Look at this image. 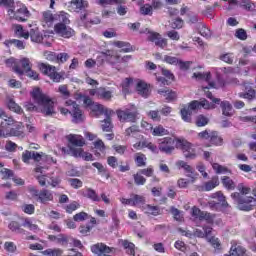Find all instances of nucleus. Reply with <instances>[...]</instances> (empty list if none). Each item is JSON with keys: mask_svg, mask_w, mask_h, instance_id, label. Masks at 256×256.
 Masks as SVG:
<instances>
[{"mask_svg": "<svg viewBox=\"0 0 256 256\" xmlns=\"http://www.w3.org/2000/svg\"><path fill=\"white\" fill-rule=\"evenodd\" d=\"M212 169L215 171V173H217V175H221L224 173H231V170H229V168L219 163H212Z\"/></svg>", "mask_w": 256, "mask_h": 256, "instance_id": "42", "label": "nucleus"}, {"mask_svg": "<svg viewBox=\"0 0 256 256\" xmlns=\"http://www.w3.org/2000/svg\"><path fill=\"white\" fill-rule=\"evenodd\" d=\"M83 103L86 109L90 111L91 117H99V115H113L112 110L105 108V106L97 102H93V100L89 96L84 97Z\"/></svg>", "mask_w": 256, "mask_h": 256, "instance_id": "3", "label": "nucleus"}, {"mask_svg": "<svg viewBox=\"0 0 256 256\" xmlns=\"http://www.w3.org/2000/svg\"><path fill=\"white\" fill-rule=\"evenodd\" d=\"M39 69L43 75H47L54 83H59L61 79H63V76L57 72V68L55 66L40 63Z\"/></svg>", "mask_w": 256, "mask_h": 256, "instance_id": "9", "label": "nucleus"}, {"mask_svg": "<svg viewBox=\"0 0 256 256\" xmlns=\"http://www.w3.org/2000/svg\"><path fill=\"white\" fill-rule=\"evenodd\" d=\"M103 55H105L106 59L108 61H111L112 63H119V59H121L111 50H106L105 52H103Z\"/></svg>", "mask_w": 256, "mask_h": 256, "instance_id": "47", "label": "nucleus"}, {"mask_svg": "<svg viewBox=\"0 0 256 256\" xmlns=\"http://www.w3.org/2000/svg\"><path fill=\"white\" fill-rule=\"evenodd\" d=\"M215 187H219V177L214 176L212 179L204 184V189L206 191H213Z\"/></svg>", "mask_w": 256, "mask_h": 256, "instance_id": "37", "label": "nucleus"}, {"mask_svg": "<svg viewBox=\"0 0 256 256\" xmlns=\"http://www.w3.org/2000/svg\"><path fill=\"white\" fill-rule=\"evenodd\" d=\"M79 207H81V204H79V202L77 201H73L70 204L65 206V211L66 213H73V211H77Z\"/></svg>", "mask_w": 256, "mask_h": 256, "instance_id": "54", "label": "nucleus"}, {"mask_svg": "<svg viewBox=\"0 0 256 256\" xmlns=\"http://www.w3.org/2000/svg\"><path fill=\"white\" fill-rule=\"evenodd\" d=\"M89 214L86 212H79L76 215L73 216L74 221H77L78 223L81 221H87L89 219Z\"/></svg>", "mask_w": 256, "mask_h": 256, "instance_id": "57", "label": "nucleus"}, {"mask_svg": "<svg viewBox=\"0 0 256 256\" xmlns=\"http://www.w3.org/2000/svg\"><path fill=\"white\" fill-rule=\"evenodd\" d=\"M58 93L64 97V99H68V97H71V92H69V88L67 85H60L58 88Z\"/></svg>", "mask_w": 256, "mask_h": 256, "instance_id": "56", "label": "nucleus"}, {"mask_svg": "<svg viewBox=\"0 0 256 256\" xmlns=\"http://www.w3.org/2000/svg\"><path fill=\"white\" fill-rule=\"evenodd\" d=\"M22 227H26L34 233H37V231H39V226L37 224H33L31 218H22Z\"/></svg>", "mask_w": 256, "mask_h": 256, "instance_id": "33", "label": "nucleus"}, {"mask_svg": "<svg viewBox=\"0 0 256 256\" xmlns=\"http://www.w3.org/2000/svg\"><path fill=\"white\" fill-rule=\"evenodd\" d=\"M170 213H172L175 221H179L180 223L183 221V212L175 207L170 208Z\"/></svg>", "mask_w": 256, "mask_h": 256, "instance_id": "49", "label": "nucleus"}, {"mask_svg": "<svg viewBox=\"0 0 256 256\" xmlns=\"http://www.w3.org/2000/svg\"><path fill=\"white\" fill-rule=\"evenodd\" d=\"M176 167L178 169H183L185 173H187L188 177H191V175H195V168H193L191 165L183 160L176 161Z\"/></svg>", "mask_w": 256, "mask_h": 256, "instance_id": "24", "label": "nucleus"}, {"mask_svg": "<svg viewBox=\"0 0 256 256\" xmlns=\"http://www.w3.org/2000/svg\"><path fill=\"white\" fill-rule=\"evenodd\" d=\"M183 24H184L183 19L175 18L171 23V27L172 29H182Z\"/></svg>", "mask_w": 256, "mask_h": 256, "instance_id": "63", "label": "nucleus"}, {"mask_svg": "<svg viewBox=\"0 0 256 256\" xmlns=\"http://www.w3.org/2000/svg\"><path fill=\"white\" fill-rule=\"evenodd\" d=\"M9 19H14L15 21L25 22L29 17H31V12L25 4H18L13 9L7 11Z\"/></svg>", "mask_w": 256, "mask_h": 256, "instance_id": "6", "label": "nucleus"}, {"mask_svg": "<svg viewBox=\"0 0 256 256\" xmlns=\"http://www.w3.org/2000/svg\"><path fill=\"white\" fill-rule=\"evenodd\" d=\"M0 7L10 11V9H14L15 7V0H0Z\"/></svg>", "mask_w": 256, "mask_h": 256, "instance_id": "53", "label": "nucleus"}, {"mask_svg": "<svg viewBox=\"0 0 256 256\" xmlns=\"http://www.w3.org/2000/svg\"><path fill=\"white\" fill-rule=\"evenodd\" d=\"M62 155H71L72 157H82L85 161H91L93 159V155L89 152H84L83 148H75V147H62L61 148Z\"/></svg>", "mask_w": 256, "mask_h": 256, "instance_id": "10", "label": "nucleus"}, {"mask_svg": "<svg viewBox=\"0 0 256 256\" xmlns=\"http://www.w3.org/2000/svg\"><path fill=\"white\" fill-rule=\"evenodd\" d=\"M4 249L8 253H15V251H17V245L14 244V242H5Z\"/></svg>", "mask_w": 256, "mask_h": 256, "instance_id": "59", "label": "nucleus"}, {"mask_svg": "<svg viewBox=\"0 0 256 256\" xmlns=\"http://www.w3.org/2000/svg\"><path fill=\"white\" fill-rule=\"evenodd\" d=\"M215 109V104L209 103L206 99H203L201 101L194 100L190 102L188 109L189 111H199V109Z\"/></svg>", "mask_w": 256, "mask_h": 256, "instance_id": "16", "label": "nucleus"}, {"mask_svg": "<svg viewBox=\"0 0 256 256\" xmlns=\"http://www.w3.org/2000/svg\"><path fill=\"white\" fill-rule=\"evenodd\" d=\"M132 197V207H137L139 205L145 206V198L139 194H131Z\"/></svg>", "mask_w": 256, "mask_h": 256, "instance_id": "41", "label": "nucleus"}, {"mask_svg": "<svg viewBox=\"0 0 256 256\" xmlns=\"http://www.w3.org/2000/svg\"><path fill=\"white\" fill-rule=\"evenodd\" d=\"M18 197L19 194L15 190H11L9 192H6L5 194V199H7L8 201H17Z\"/></svg>", "mask_w": 256, "mask_h": 256, "instance_id": "60", "label": "nucleus"}, {"mask_svg": "<svg viewBox=\"0 0 256 256\" xmlns=\"http://www.w3.org/2000/svg\"><path fill=\"white\" fill-rule=\"evenodd\" d=\"M220 61H224V63H228V65H233V61H235V55L233 53H226L219 56Z\"/></svg>", "mask_w": 256, "mask_h": 256, "instance_id": "48", "label": "nucleus"}, {"mask_svg": "<svg viewBox=\"0 0 256 256\" xmlns=\"http://www.w3.org/2000/svg\"><path fill=\"white\" fill-rule=\"evenodd\" d=\"M54 21H58V23H61L62 25H69V23H71L69 20V14L64 11L54 14Z\"/></svg>", "mask_w": 256, "mask_h": 256, "instance_id": "28", "label": "nucleus"}, {"mask_svg": "<svg viewBox=\"0 0 256 256\" xmlns=\"http://www.w3.org/2000/svg\"><path fill=\"white\" fill-rule=\"evenodd\" d=\"M247 253V249L241 245V242L237 240L231 241L230 255L225 256H245Z\"/></svg>", "mask_w": 256, "mask_h": 256, "instance_id": "17", "label": "nucleus"}, {"mask_svg": "<svg viewBox=\"0 0 256 256\" xmlns=\"http://www.w3.org/2000/svg\"><path fill=\"white\" fill-rule=\"evenodd\" d=\"M220 107L222 109V115H225V117H233V106L229 101H222Z\"/></svg>", "mask_w": 256, "mask_h": 256, "instance_id": "27", "label": "nucleus"}, {"mask_svg": "<svg viewBox=\"0 0 256 256\" xmlns=\"http://www.w3.org/2000/svg\"><path fill=\"white\" fill-rule=\"evenodd\" d=\"M4 45L6 47H11V45H14L18 49H25V44L21 40L12 39V40H5Z\"/></svg>", "mask_w": 256, "mask_h": 256, "instance_id": "43", "label": "nucleus"}, {"mask_svg": "<svg viewBox=\"0 0 256 256\" xmlns=\"http://www.w3.org/2000/svg\"><path fill=\"white\" fill-rule=\"evenodd\" d=\"M175 143H177V138L164 137L159 140L158 149L161 153H166V155H171L175 151Z\"/></svg>", "mask_w": 256, "mask_h": 256, "instance_id": "11", "label": "nucleus"}, {"mask_svg": "<svg viewBox=\"0 0 256 256\" xmlns=\"http://www.w3.org/2000/svg\"><path fill=\"white\" fill-rule=\"evenodd\" d=\"M137 115H139V112L136 107L127 108L117 112L118 119L122 123H135V121H137Z\"/></svg>", "mask_w": 256, "mask_h": 256, "instance_id": "8", "label": "nucleus"}, {"mask_svg": "<svg viewBox=\"0 0 256 256\" xmlns=\"http://www.w3.org/2000/svg\"><path fill=\"white\" fill-rule=\"evenodd\" d=\"M137 135H139V126H137V125H132V126L128 127L124 132V136L127 138L137 137Z\"/></svg>", "mask_w": 256, "mask_h": 256, "instance_id": "38", "label": "nucleus"}, {"mask_svg": "<svg viewBox=\"0 0 256 256\" xmlns=\"http://www.w3.org/2000/svg\"><path fill=\"white\" fill-rule=\"evenodd\" d=\"M10 137H25V127L23 123L18 122L9 132Z\"/></svg>", "mask_w": 256, "mask_h": 256, "instance_id": "23", "label": "nucleus"}, {"mask_svg": "<svg viewBox=\"0 0 256 256\" xmlns=\"http://www.w3.org/2000/svg\"><path fill=\"white\" fill-rule=\"evenodd\" d=\"M141 15H153V6L145 4L140 8Z\"/></svg>", "mask_w": 256, "mask_h": 256, "instance_id": "58", "label": "nucleus"}, {"mask_svg": "<svg viewBox=\"0 0 256 256\" xmlns=\"http://www.w3.org/2000/svg\"><path fill=\"white\" fill-rule=\"evenodd\" d=\"M66 105L71 106L72 105V110L70 115H72L75 123H81L83 119H85V116H83V111H81V108H79V105L77 102L73 100H66Z\"/></svg>", "mask_w": 256, "mask_h": 256, "instance_id": "14", "label": "nucleus"}, {"mask_svg": "<svg viewBox=\"0 0 256 256\" xmlns=\"http://www.w3.org/2000/svg\"><path fill=\"white\" fill-rule=\"evenodd\" d=\"M159 95H163L165 97L166 101H175L177 99V92L171 91L168 89H160L158 90Z\"/></svg>", "mask_w": 256, "mask_h": 256, "instance_id": "29", "label": "nucleus"}, {"mask_svg": "<svg viewBox=\"0 0 256 256\" xmlns=\"http://www.w3.org/2000/svg\"><path fill=\"white\" fill-rule=\"evenodd\" d=\"M102 130L106 133L113 131V123H111V115H106V119L102 121Z\"/></svg>", "mask_w": 256, "mask_h": 256, "instance_id": "39", "label": "nucleus"}, {"mask_svg": "<svg viewBox=\"0 0 256 256\" xmlns=\"http://www.w3.org/2000/svg\"><path fill=\"white\" fill-rule=\"evenodd\" d=\"M238 191H240L241 195H249V193L251 192V187L241 183L238 184Z\"/></svg>", "mask_w": 256, "mask_h": 256, "instance_id": "62", "label": "nucleus"}, {"mask_svg": "<svg viewBox=\"0 0 256 256\" xmlns=\"http://www.w3.org/2000/svg\"><path fill=\"white\" fill-rule=\"evenodd\" d=\"M53 199V192H51V190L42 189L39 192L37 201H39V203H42L43 205H47L49 204V201H53Z\"/></svg>", "mask_w": 256, "mask_h": 256, "instance_id": "21", "label": "nucleus"}, {"mask_svg": "<svg viewBox=\"0 0 256 256\" xmlns=\"http://www.w3.org/2000/svg\"><path fill=\"white\" fill-rule=\"evenodd\" d=\"M195 123L197 127H205V125L209 124V118L203 114H200L196 117Z\"/></svg>", "mask_w": 256, "mask_h": 256, "instance_id": "46", "label": "nucleus"}, {"mask_svg": "<svg viewBox=\"0 0 256 256\" xmlns=\"http://www.w3.org/2000/svg\"><path fill=\"white\" fill-rule=\"evenodd\" d=\"M6 67L9 69H12L14 73L19 75L20 77L22 75H27V77H30V79H34V81H39V73L34 71L33 64L31 63V60L29 58H22L20 60H17L15 58H9L5 61Z\"/></svg>", "mask_w": 256, "mask_h": 256, "instance_id": "1", "label": "nucleus"}, {"mask_svg": "<svg viewBox=\"0 0 256 256\" xmlns=\"http://www.w3.org/2000/svg\"><path fill=\"white\" fill-rule=\"evenodd\" d=\"M7 105L10 111H14V113H18V114L23 113V109H21L19 105L13 101V99H10Z\"/></svg>", "mask_w": 256, "mask_h": 256, "instance_id": "52", "label": "nucleus"}, {"mask_svg": "<svg viewBox=\"0 0 256 256\" xmlns=\"http://www.w3.org/2000/svg\"><path fill=\"white\" fill-rule=\"evenodd\" d=\"M31 97L41 107V113L45 117H52L55 115V102H53L49 96L43 94L40 88H34L31 92Z\"/></svg>", "mask_w": 256, "mask_h": 256, "instance_id": "2", "label": "nucleus"}, {"mask_svg": "<svg viewBox=\"0 0 256 256\" xmlns=\"http://www.w3.org/2000/svg\"><path fill=\"white\" fill-rule=\"evenodd\" d=\"M193 77H195V79H197L198 81H206L207 83H209L211 81V73L207 72V73H194Z\"/></svg>", "mask_w": 256, "mask_h": 256, "instance_id": "45", "label": "nucleus"}, {"mask_svg": "<svg viewBox=\"0 0 256 256\" xmlns=\"http://www.w3.org/2000/svg\"><path fill=\"white\" fill-rule=\"evenodd\" d=\"M212 199H217V201L220 203L222 207V211H227V209H231V205L227 202V198L223 194V192L218 191L213 194H211Z\"/></svg>", "mask_w": 256, "mask_h": 256, "instance_id": "22", "label": "nucleus"}, {"mask_svg": "<svg viewBox=\"0 0 256 256\" xmlns=\"http://www.w3.org/2000/svg\"><path fill=\"white\" fill-rule=\"evenodd\" d=\"M150 129H152V135H154V137H163L164 135H169V130L165 129V127L161 125L154 128L150 125Z\"/></svg>", "mask_w": 256, "mask_h": 256, "instance_id": "30", "label": "nucleus"}, {"mask_svg": "<svg viewBox=\"0 0 256 256\" xmlns=\"http://www.w3.org/2000/svg\"><path fill=\"white\" fill-rule=\"evenodd\" d=\"M222 184L224 185V187L230 191H233V189H235L236 184L233 181V179L229 178V176H224L222 178Z\"/></svg>", "mask_w": 256, "mask_h": 256, "instance_id": "44", "label": "nucleus"}, {"mask_svg": "<svg viewBox=\"0 0 256 256\" xmlns=\"http://www.w3.org/2000/svg\"><path fill=\"white\" fill-rule=\"evenodd\" d=\"M121 245L124 247L127 255L135 256V244L127 240H121Z\"/></svg>", "mask_w": 256, "mask_h": 256, "instance_id": "34", "label": "nucleus"}, {"mask_svg": "<svg viewBox=\"0 0 256 256\" xmlns=\"http://www.w3.org/2000/svg\"><path fill=\"white\" fill-rule=\"evenodd\" d=\"M113 97V93L103 87L98 88L97 99H103L104 101H109Z\"/></svg>", "mask_w": 256, "mask_h": 256, "instance_id": "35", "label": "nucleus"}, {"mask_svg": "<svg viewBox=\"0 0 256 256\" xmlns=\"http://www.w3.org/2000/svg\"><path fill=\"white\" fill-rule=\"evenodd\" d=\"M68 183L73 189H81L83 187V181L79 178H69Z\"/></svg>", "mask_w": 256, "mask_h": 256, "instance_id": "51", "label": "nucleus"}, {"mask_svg": "<svg viewBox=\"0 0 256 256\" xmlns=\"http://www.w3.org/2000/svg\"><path fill=\"white\" fill-rule=\"evenodd\" d=\"M139 173L145 175V177H153V175H155V168L148 166L147 168L139 170Z\"/></svg>", "mask_w": 256, "mask_h": 256, "instance_id": "55", "label": "nucleus"}, {"mask_svg": "<svg viewBox=\"0 0 256 256\" xmlns=\"http://www.w3.org/2000/svg\"><path fill=\"white\" fill-rule=\"evenodd\" d=\"M44 256H61L63 255V250L61 248H48L42 251Z\"/></svg>", "mask_w": 256, "mask_h": 256, "instance_id": "40", "label": "nucleus"}, {"mask_svg": "<svg viewBox=\"0 0 256 256\" xmlns=\"http://www.w3.org/2000/svg\"><path fill=\"white\" fill-rule=\"evenodd\" d=\"M136 91L138 95L147 99L151 95V86L143 80H139L136 84Z\"/></svg>", "mask_w": 256, "mask_h": 256, "instance_id": "19", "label": "nucleus"}, {"mask_svg": "<svg viewBox=\"0 0 256 256\" xmlns=\"http://www.w3.org/2000/svg\"><path fill=\"white\" fill-rule=\"evenodd\" d=\"M192 217H196V219H200V221L204 220L210 225H212L213 221H215V214L201 211V209L195 206L192 208Z\"/></svg>", "mask_w": 256, "mask_h": 256, "instance_id": "13", "label": "nucleus"}, {"mask_svg": "<svg viewBox=\"0 0 256 256\" xmlns=\"http://www.w3.org/2000/svg\"><path fill=\"white\" fill-rule=\"evenodd\" d=\"M68 140V146L67 147H74V149H77V147H83L85 145V139L81 135H75L70 134L66 137Z\"/></svg>", "mask_w": 256, "mask_h": 256, "instance_id": "18", "label": "nucleus"}, {"mask_svg": "<svg viewBox=\"0 0 256 256\" xmlns=\"http://www.w3.org/2000/svg\"><path fill=\"white\" fill-rule=\"evenodd\" d=\"M231 197L240 211H252L256 207V199L254 197L243 196L239 192L232 193Z\"/></svg>", "mask_w": 256, "mask_h": 256, "instance_id": "4", "label": "nucleus"}, {"mask_svg": "<svg viewBox=\"0 0 256 256\" xmlns=\"http://www.w3.org/2000/svg\"><path fill=\"white\" fill-rule=\"evenodd\" d=\"M241 7H243V9H245L246 11H255L256 10V4L251 1L246 2L245 4H242Z\"/></svg>", "mask_w": 256, "mask_h": 256, "instance_id": "64", "label": "nucleus"}, {"mask_svg": "<svg viewBox=\"0 0 256 256\" xmlns=\"http://www.w3.org/2000/svg\"><path fill=\"white\" fill-rule=\"evenodd\" d=\"M181 115L183 121H186V123H191V112L189 111L188 108H183L181 110Z\"/></svg>", "mask_w": 256, "mask_h": 256, "instance_id": "61", "label": "nucleus"}, {"mask_svg": "<svg viewBox=\"0 0 256 256\" xmlns=\"http://www.w3.org/2000/svg\"><path fill=\"white\" fill-rule=\"evenodd\" d=\"M142 211H144V213L147 215H153L154 217L161 215V208H159V206H153L150 204H144V206H142Z\"/></svg>", "mask_w": 256, "mask_h": 256, "instance_id": "26", "label": "nucleus"}, {"mask_svg": "<svg viewBox=\"0 0 256 256\" xmlns=\"http://www.w3.org/2000/svg\"><path fill=\"white\" fill-rule=\"evenodd\" d=\"M14 33L17 35V37H22L23 39H31L33 43H41L43 41V34H41V31L38 30V28H32L29 31L23 29V26L20 24H17L14 26Z\"/></svg>", "mask_w": 256, "mask_h": 256, "instance_id": "5", "label": "nucleus"}, {"mask_svg": "<svg viewBox=\"0 0 256 256\" xmlns=\"http://www.w3.org/2000/svg\"><path fill=\"white\" fill-rule=\"evenodd\" d=\"M40 22L43 27H53V23H55V14L51 12V10H46L41 13Z\"/></svg>", "mask_w": 256, "mask_h": 256, "instance_id": "20", "label": "nucleus"}, {"mask_svg": "<svg viewBox=\"0 0 256 256\" xmlns=\"http://www.w3.org/2000/svg\"><path fill=\"white\" fill-rule=\"evenodd\" d=\"M176 149L182 150L186 159H195L197 157V151L193 147V144L185 138H176Z\"/></svg>", "mask_w": 256, "mask_h": 256, "instance_id": "7", "label": "nucleus"}, {"mask_svg": "<svg viewBox=\"0 0 256 256\" xmlns=\"http://www.w3.org/2000/svg\"><path fill=\"white\" fill-rule=\"evenodd\" d=\"M8 229L12 231V233H18L19 235H25V229L21 227V224L17 221H11L8 224Z\"/></svg>", "mask_w": 256, "mask_h": 256, "instance_id": "32", "label": "nucleus"}, {"mask_svg": "<svg viewBox=\"0 0 256 256\" xmlns=\"http://www.w3.org/2000/svg\"><path fill=\"white\" fill-rule=\"evenodd\" d=\"M133 179L136 185H145V183H147V179L145 176H143V174H141V172L134 174Z\"/></svg>", "mask_w": 256, "mask_h": 256, "instance_id": "50", "label": "nucleus"}, {"mask_svg": "<svg viewBox=\"0 0 256 256\" xmlns=\"http://www.w3.org/2000/svg\"><path fill=\"white\" fill-rule=\"evenodd\" d=\"M134 161L137 167H145L147 165V156L141 152L135 153Z\"/></svg>", "mask_w": 256, "mask_h": 256, "instance_id": "31", "label": "nucleus"}, {"mask_svg": "<svg viewBox=\"0 0 256 256\" xmlns=\"http://www.w3.org/2000/svg\"><path fill=\"white\" fill-rule=\"evenodd\" d=\"M147 39L151 43H155L156 47H160V49H165L168 45L167 39L161 37V34L157 32H148Z\"/></svg>", "mask_w": 256, "mask_h": 256, "instance_id": "15", "label": "nucleus"}, {"mask_svg": "<svg viewBox=\"0 0 256 256\" xmlns=\"http://www.w3.org/2000/svg\"><path fill=\"white\" fill-rule=\"evenodd\" d=\"M89 3L86 0H72L71 7L74 11H81V9H85Z\"/></svg>", "mask_w": 256, "mask_h": 256, "instance_id": "36", "label": "nucleus"}, {"mask_svg": "<svg viewBox=\"0 0 256 256\" xmlns=\"http://www.w3.org/2000/svg\"><path fill=\"white\" fill-rule=\"evenodd\" d=\"M54 31L57 35L63 37L64 39H69L75 35V31L71 27L67 26V24H55Z\"/></svg>", "mask_w": 256, "mask_h": 256, "instance_id": "12", "label": "nucleus"}, {"mask_svg": "<svg viewBox=\"0 0 256 256\" xmlns=\"http://www.w3.org/2000/svg\"><path fill=\"white\" fill-rule=\"evenodd\" d=\"M82 195L84 197H87V199H91V201L99 203L101 201V197H99V194L91 188H84L82 190Z\"/></svg>", "mask_w": 256, "mask_h": 256, "instance_id": "25", "label": "nucleus"}]
</instances>
